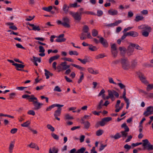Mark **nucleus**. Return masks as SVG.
Returning <instances> with one entry per match:
<instances>
[{
    "mask_svg": "<svg viewBox=\"0 0 153 153\" xmlns=\"http://www.w3.org/2000/svg\"><path fill=\"white\" fill-rule=\"evenodd\" d=\"M142 143L140 142L137 143H132L131 146L133 147H135L139 145L142 144V146L143 147L144 150L150 151L153 150V145L151 144L148 140L147 139L143 140H142Z\"/></svg>",
    "mask_w": 153,
    "mask_h": 153,
    "instance_id": "f257e3e1",
    "label": "nucleus"
},
{
    "mask_svg": "<svg viewBox=\"0 0 153 153\" xmlns=\"http://www.w3.org/2000/svg\"><path fill=\"white\" fill-rule=\"evenodd\" d=\"M139 29H143L142 35L144 37H148L151 32L152 29L151 27L146 25H142L138 27Z\"/></svg>",
    "mask_w": 153,
    "mask_h": 153,
    "instance_id": "f03ea898",
    "label": "nucleus"
},
{
    "mask_svg": "<svg viewBox=\"0 0 153 153\" xmlns=\"http://www.w3.org/2000/svg\"><path fill=\"white\" fill-rule=\"evenodd\" d=\"M108 96L105 98H104V99L105 100L106 99L108 100L110 98L112 101H114L115 99V97H114V95L117 98L119 97V94L115 90H108Z\"/></svg>",
    "mask_w": 153,
    "mask_h": 153,
    "instance_id": "7ed1b4c3",
    "label": "nucleus"
},
{
    "mask_svg": "<svg viewBox=\"0 0 153 153\" xmlns=\"http://www.w3.org/2000/svg\"><path fill=\"white\" fill-rule=\"evenodd\" d=\"M121 63L122 68L124 70H127L130 68V64L128 59L126 58H123L121 59Z\"/></svg>",
    "mask_w": 153,
    "mask_h": 153,
    "instance_id": "20e7f679",
    "label": "nucleus"
},
{
    "mask_svg": "<svg viewBox=\"0 0 153 153\" xmlns=\"http://www.w3.org/2000/svg\"><path fill=\"white\" fill-rule=\"evenodd\" d=\"M111 118L110 117L104 118L102 119L101 121L97 122L95 125V127L96 128H98L100 126H104L107 122L111 121Z\"/></svg>",
    "mask_w": 153,
    "mask_h": 153,
    "instance_id": "39448f33",
    "label": "nucleus"
},
{
    "mask_svg": "<svg viewBox=\"0 0 153 153\" xmlns=\"http://www.w3.org/2000/svg\"><path fill=\"white\" fill-rule=\"evenodd\" d=\"M153 114V106H150L146 108V111L143 113V115L145 117H147Z\"/></svg>",
    "mask_w": 153,
    "mask_h": 153,
    "instance_id": "423d86ee",
    "label": "nucleus"
},
{
    "mask_svg": "<svg viewBox=\"0 0 153 153\" xmlns=\"http://www.w3.org/2000/svg\"><path fill=\"white\" fill-rule=\"evenodd\" d=\"M89 27L87 25H84L82 29L83 32L86 33V34H87V37L88 38L92 39V37L90 33L89 32Z\"/></svg>",
    "mask_w": 153,
    "mask_h": 153,
    "instance_id": "0eeeda50",
    "label": "nucleus"
},
{
    "mask_svg": "<svg viewBox=\"0 0 153 153\" xmlns=\"http://www.w3.org/2000/svg\"><path fill=\"white\" fill-rule=\"evenodd\" d=\"M62 20L63 21L62 24V26L65 27L69 28L70 27V20L68 18L66 17H63Z\"/></svg>",
    "mask_w": 153,
    "mask_h": 153,
    "instance_id": "6e6552de",
    "label": "nucleus"
},
{
    "mask_svg": "<svg viewBox=\"0 0 153 153\" xmlns=\"http://www.w3.org/2000/svg\"><path fill=\"white\" fill-rule=\"evenodd\" d=\"M58 107V108L57 110L55 111L54 116L56 119L59 121L60 119L59 118H58V117L60 116V115L62 111V108H60L61 107Z\"/></svg>",
    "mask_w": 153,
    "mask_h": 153,
    "instance_id": "1a4fd4ad",
    "label": "nucleus"
},
{
    "mask_svg": "<svg viewBox=\"0 0 153 153\" xmlns=\"http://www.w3.org/2000/svg\"><path fill=\"white\" fill-rule=\"evenodd\" d=\"M82 8L79 9L77 12V22H79L81 19V15L82 14H83L84 11Z\"/></svg>",
    "mask_w": 153,
    "mask_h": 153,
    "instance_id": "9d476101",
    "label": "nucleus"
},
{
    "mask_svg": "<svg viewBox=\"0 0 153 153\" xmlns=\"http://www.w3.org/2000/svg\"><path fill=\"white\" fill-rule=\"evenodd\" d=\"M30 60L33 62L34 64L36 66H38V65L37 62H41V59L40 58H38L33 56L32 58L30 59Z\"/></svg>",
    "mask_w": 153,
    "mask_h": 153,
    "instance_id": "9b49d317",
    "label": "nucleus"
},
{
    "mask_svg": "<svg viewBox=\"0 0 153 153\" xmlns=\"http://www.w3.org/2000/svg\"><path fill=\"white\" fill-rule=\"evenodd\" d=\"M64 34H63L59 35L58 36H56L57 38L55 41L58 42H62L65 41L66 39L64 38Z\"/></svg>",
    "mask_w": 153,
    "mask_h": 153,
    "instance_id": "f8f14e48",
    "label": "nucleus"
},
{
    "mask_svg": "<svg viewBox=\"0 0 153 153\" xmlns=\"http://www.w3.org/2000/svg\"><path fill=\"white\" fill-rule=\"evenodd\" d=\"M99 41L104 47H107L108 46V44L107 40L103 37L100 38Z\"/></svg>",
    "mask_w": 153,
    "mask_h": 153,
    "instance_id": "ddd939ff",
    "label": "nucleus"
},
{
    "mask_svg": "<svg viewBox=\"0 0 153 153\" xmlns=\"http://www.w3.org/2000/svg\"><path fill=\"white\" fill-rule=\"evenodd\" d=\"M15 141H11L8 147V151L10 153H12L14 147Z\"/></svg>",
    "mask_w": 153,
    "mask_h": 153,
    "instance_id": "4468645a",
    "label": "nucleus"
},
{
    "mask_svg": "<svg viewBox=\"0 0 153 153\" xmlns=\"http://www.w3.org/2000/svg\"><path fill=\"white\" fill-rule=\"evenodd\" d=\"M34 106V109L35 110H38L41 108L42 106L43 105V104L40 103L37 100L36 102H35L33 104Z\"/></svg>",
    "mask_w": 153,
    "mask_h": 153,
    "instance_id": "2eb2a0df",
    "label": "nucleus"
},
{
    "mask_svg": "<svg viewBox=\"0 0 153 153\" xmlns=\"http://www.w3.org/2000/svg\"><path fill=\"white\" fill-rule=\"evenodd\" d=\"M118 48H111V52L112 56L114 58H115L117 56L119 51L117 49Z\"/></svg>",
    "mask_w": 153,
    "mask_h": 153,
    "instance_id": "dca6fc26",
    "label": "nucleus"
},
{
    "mask_svg": "<svg viewBox=\"0 0 153 153\" xmlns=\"http://www.w3.org/2000/svg\"><path fill=\"white\" fill-rule=\"evenodd\" d=\"M139 77L141 82L145 84H147L148 82L146 79V77L143 74H140L139 75Z\"/></svg>",
    "mask_w": 153,
    "mask_h": 153,
    "instance_id": "f3484780",
    "label": "nucleus"
},
{
    "mask_svg": "<svg viewBox=\"0 0 153 153\" xmlns=\"http://www.w3.org/2000/svg\"><path fill=\"white\" fill-rule=\"evenodd\" d=\"M64 105H59V104H53L48 107L46 109V111H50L51 110L52 108H54L55 107H62Z\"/></svg>",
    "mask_w": 153,
    "mask_h": 153,
    "instance_id": "a211bd4d",
    "label": "nucleus"
},
{
    "mask_svg": "<svg viewBox=\"0 0 153 153\" xmlns=\"http://www.w3.org/2000/svg\"><path fill=\"white\" fill-rule=\"evenodd\" d=\"M38 100L33 95H30L28 98V101L29 102H33V104Z\"/></svg>",
    "mask_w": 153,
    "mask_h": 153,
    "instance_id": "6ab92c4d",
    "label": "nucleus"
},
{
    "mask_svg": "<svg viewBox=\"0 0 153 153\" xmlns=\"http://www.w3.org/2000/svg\"><path fill=\"white\" fill-rule=\"evenodd\" d=\"M14 66L16 67V69L18 71H22L21 69L23 68L25 66L22 64L16 63L14 64Z\"/></svg>",
    "mask_w": 153,
    "mask_h": 153,
    "instance_id": "aec40b11",
    "label": "nucleus"
},
{
    "mask_svg": "<svg viewBox=\"0 0 153 153\" xmlns=\"http://www.w3.org/2000/svg\"><path fill=\"white\" fill-rule=\"evenodd\" d=\"M61 65L62 66L63 70H65L68 69L70 67V65H67L66 62H62L61 63Z\"/></svg>",
    "mask_w": 153,
    "mask_h": 153,
    "instance_id": "412c9836",
    "label": "nucleus"
},
{
    "mask_svg": "<svg viewBox=\"0 0 153 153\" xmlns=\"http://www.w3.org/2000/svg\"><path fill=\"white\" fill-rule=\"evenodd\" d=\"M89 58H87L84 59H81L79 58L78 60L79 61L81 62L84 64H85L87 62H90V61H91L92 60L91 59L89 60Z\"/></svg>",
    "mask_w": 153,
    "mask_h": 153,
    "instance_id": "4be33fe9",
    "label": "nucleus"
},
{
    "mask_svg": "<svg viewBox=\"0 0 153 153\" xmlns=\"http://www.w3.org/2000/svg\"><path fill=\"white\" fill-rule=\"evenodd\" d=\"M60 57L58 55H56L55 56L51 57L49 60V63L51 64L53 61L57 59Z\"/></svg>",
    "mask_w": 153,
    "mask_h": 153,
    "instance_id": "5701e85b",
    "label": "nucleus"
},
{
    "mask_svg": "<svg viewBox=\"0 0 153 153\" xmlns=\"http://www.w3.org/2000/svg\"><path fill=\"white\" fill-rule=\"evenodd\" d=\"M88 72L90 74H97L99 73V72L97 70L94 71L91 68H89L87 69Z\"/></svg>",
    "mask_w": 153,
    "mask_h": 153,
    "instance_id": "b1692460",
    "label": "nucleus"
},
{
    "mask_svg": "<svg viewBox=\"0 0 153 153\" xmlns=\"http://www.w3.org/2000/svg\"><path fill=\"white\" fill-rule=\"evenodd\" d=\"M27 146L32 148H35L38 150L39 149V147L33 143H31L30 144L28 145Z\"/></svg>",
    "mask_w": 153,
    "mask_h": 153,
    "instance_id": "393cba45",
    "label": "nucleus"
},
{
    "mask_svg": "<svg viewBox=\"0 0 153 153\" xmlns=\"http://www.w3.org/2000/svg\"><path fill=\"white\" fill-rule=\"evenodd\" d=\"M108 13L109 15L112 16L117 15L118 14V11L117 10L113 9H110L108 10Z\"/></svg>",
    "mask_w": 153,
    "mask_h": 153,
    "instance_id": "a878e982",
    "label": "nucleus"
},
{
    "mask_svg": "<svg viewBox=\"0 0 153 153\" xmlns=\"http://www.w3.org/2000/svg\"><path fill=\"white\" fill-rule=\"evenodd\" d=\"M58 149L55 147H53L52 148L49 149V153H58Z\"/></svg>",
    "mask_w": 153,
    "mask_h": 153,
    "instance_id": "bb28decb",
    "label": "nucleus"
},
{
    "mask_svg": "<svg viewBox=\"0 0 153 153\" xmlns=\"http://www.w3.org/2000/svg\"><path fill=\"white\" fill-rule=\"evenodd\" d=\"M29 25L32 27V30L35 31H39L40 28L38 25H35L34 24H30Z\"/></svg>",
    "mask_w": 153,
    "mask_h": 153,
    "instance_id": "cd10ccee",
    "label": "nucleus"
},
{
    "mask_svg": "<svg viewBox=\"0 0 153 153\" xmlns=\"http://www.w3.org/2000/svg\"><path fill=\"white\" fill-rule=\"evenodd\" d=\"M80 75L79 76V78L78 81V83H80L83 80L84 78V74L82 71H80Z\"/></svg>",
    "mask_w": 153,
    "mask_h": 153,
    "instance_id": "c85d7f7f",
    "label": "nucleus"
},
{
    "mask_svg": "<svg viewBox=\"0 0 153 153\" xmlns=\"http://www.w3.org/2000/svg\"><path fill=\"white\" fill-rule=\"evenodd\" d=\"M126 95L123 94V97L124 100L125 101L126 103V108L128 109L129 107L130 103L128 99L126 98Z\"/></svg>",
    "mask_w": 153,
    "mask_h": 153,
    "instance_id": "c756f323",
    "label": "nucleus"
},
{
    "mask_svg": "<svg viewBox=\"0 0 153 153\" xmlns=\"http://www.w3.org/2000/svg\"><path fill=\"white\" fill-rule=\"evenodd\" d=\"M120 51V53L121 56H124L125 54H126L127 48H118Z\"/></svg>",
    "mask_w": 153,
    "mask_h": 153,
    "instance_id": "7c9ffc66",
    "label": "nucleus"
},
{
    "mask_svg": "<svg viewBox=\"0 0 153 153\" xmlns=\"http://www.w3.org/2000/svg\"><path fill=\"white\" fill-rule=\"evenodd\" d=\"M122 22L121 20H118L116 21L114 23L111 24L109 25V26L110 27L114 26H117L118 24L121 23Z\"/></svg>",
    "mask_w": 153,
    "mask_h": 153,
    "instance_id": "2f4dec72",
    "label": "nucleus"
},
{
    "mask_svg": "<svg viewBox=\"0 0 153 153\" xmlns=\"http://www.w3.org/2000/svg\"><path fill=\"white\" fill-rule=\"evenodd\" d=\"M81 120L82 121V122H81L82 123H85L84 125L85 127V128L86 129H88L89 128L90 125V123H89V122L88 121H86L85 123H84L83 118L81 119Z\"/></svg>",
    "mask_w": 153,
    "mask_h": 153,
    "instance_id": "473e14b6",
    "label": "nucleus"
},
{
    "mask_svg": "<svg viewBox=\"0 0 153 153\" xmlns=\"http://www.w3.org/2000/svg\"><path fill=\"white\" fill-rule=\"evenodd\" d=\"M103 105V101L102 100H100L97 106V110H100L102 108V107L104 106Z\"/></svg>",
    "mask_w": 153,
    "mask_h": 153,
    "instance_id": "72a5a7b5",
    "label": "nucleus"
},
{
    "mask_svg": "<svg viewBox=\"0 0 153 153\" xmlns=\"http://www.w3.org/2000/svg\"><path fill=\"white\" fill-rule=\"evenodd\" d=\"M122 137L121 134L119 133H117L114 136L112 135L111 136V138H114L115 139H117Z\"/></svg>",
    "mask_w": 153,
    "mask_h": 153,
    "instance_id": "f704fd0d",
    "label": "nucleus"
},
{
    "mask_svg": "<svg viewBox=\"0 0 153 153\" xmlns=\"http://www.w3.org/2000/svg\"><path fill=\"white\" fill-rule=\"evenodd\" d=\"M30 123V122L29 120H27L26 122L21 124V126L23 127H28Z\"/></svg>",
    "mask_w": 153,
    "mask_h": 153,
    "instance_id": "c9c22d12",
    "label": "nucleus"
},
{
    "mask_svg": "<svg viewBox=\"0 0 153 153\" xmlns=\"http://www.w3.org/2000/svg\"><path fill=\"white\" fill-rule=\"evenodd\" d=\"M144 19V17L141 16H136L134 20L136 22L142 20Z\"/></svg>",
    "mask_w": 153,
    "mask_h": 153,
    "instance_id": "e433bc0d",
    "label": "nucleus"
},
{
    "mask_svg": "<svg viewBox=\"0 0 153 153\" xmlns=\"http://www.w3.org/2000/svg\"><path fill=\"white\" fill-rule=\"evenodd\" d=\"M86 33L82 32L81 34L80 37V39L81 40H84L88 38L87 37V34H85Z\"/></svg>",
    "mask_w": 153,
    "mask_h": 153,
    "instance_id": "4c0bfd02",
    "label": "nucleus"
},
{
    "mask_svg": "<svg viewBox=\"0 0 153 153\" xmlns=\"http://www.w3.org/2000/svg\"><path fill=\"white\" fill-rule=\"evenodd\" d=\"M134 48H127L126 54L128 55H130L134 51Z\"/></svg>",
    "mask_w": 153,
    "mask_h": 153,
    "instance_id": "58836bf2",
    "label": "nucleus"
},
{
    "mask_svg": "<svg viewBox=\"0 0 153 153\" xmlns=\"http://www.w3.org/2000/svg\"><path fill=\"white\" fill-rule=\"evenodd\" d=\"M139 47V45L137 44H134L132 43H130L128 46V48H137Z\"/></svg>",
    "mask_w": 153,
    "mask_h": 153,
    "instance_id": "ea45409f",
    "label": "nucleus"
},
{
    "mask_svg": "<svg viewBox=\"0 0 153 153\" xmlns=\"http://www.w3.org/2000/svg\"><path fill=\"white\" fill-rule=\"evenodd\" d=\"M98 34V31L96 29H94L92 30V35L93 36H96Z\"/></svg>",
    "mask_w": 153,
    "mask_h": 153,
    "instance_id": "a19ab883",
    "label": "nucleus"
},
{
    "mask_svg": "<svg viewBox=\"0 0 153 153\" xmlns=\"http://www.w3.org/2000/svg\"><path fill=\"white\" fill-rule=\"evenodd\" d=\"M153 89V84H149L148 85L146 88V90L149 91Z\"/></svg>",
    "mask_w": 153,
    "mask_h": 153,
    "instance_id": "79ce46f5",
    "label": "nucleus"
},
{
    "mask_svg": "<svg viewBox=\"0 0 153 153\" xmlns=\"http://www.w3.org/2000/svg\"><path fill=\"white\" fill-rule=\"evenodd\" d=\"M70 7H69V6H68L66 4H64L63 6V10L64 12H67L68 11V9Z\"/></svg>",
    "mask_w": 153,
    "mask_h": 153,
    "instance_id": "37998d69",
    "label": "nucleus"
},
{
    "mask_svg": "<svg viewBox=\"0 0 153 153\" xmlns=\"http://www.w3.org/2000/svg\"><path fill=\"white\" fill-rule=\"evenodd\" d=\"M86 150L85 147H82L77 150V153H84Z\"/></svg>",
    "mask_w": 153,
    "mask_h": 153,
    "instance_id": "c03bdc74",
    "label": "nucleus"
},
{
    "mask_svg": "<svg viewBox=\"0 0 153 153\" xmlns=\"http://www.w3.org/2000/svg\"><path fill=\"white\" fill-rule=\"evenodd\" d=\"M42 9L46 11L50 12L52 10V7L50 6L48 7H44Z\"/></svg>",
    "mask_w": 153,
    "mask_h": 153,
    "instance_id": "a18cd8bd",
    "label": "nucleus"
},
{
    "mask_svg": "<svg viewBox=\"0 0 153 153\" xmlns=\"http://www.w3.org/2000/svg\"><path fill=\"white\" fill-rule=\"evenodd\" d=\"M103 130L101 129H100L96 132V134L97 136H100L101 135L103 134Z\"/></svg>",
    "mask_w": 153,
    "mask_h": 153,
    "instance_id": "49530a36",
    "label": "nucleus"
},
{
    "mask_svg": "<svg viewBox=\"0 0 153 153\" xmlns=\"http://www.w3.org/2000/svg\"><path fill=\"white\" fill-rule=\"evenodd\" d=\"M65 120H70L73 119V117L68 114H66L65 115Z\"/></svg>",
    "mask_w": 153,
    "mask_h": 153,
    "instance_id": "de8ad7c7",
    "label": "nucleus"
},
{
    "mask_svg": "<svg viewBox=\"0 0 153 153\" xmlns=\"http://www.w3.org/2000/svg\"><path fill=\"white\" fill-rule=\"evenodd\" d=\"M47 128L50 130L52 131H54L55 130L54 128L50 124L47 125Z\"/></svg>",
    "mask_w": 153,
    "mask_h": 153,
    "instance_id": "09e8293b",
    "label": "nucleus"
},
{
    "mask_svg": "<svg viewBox=\"0 0 153 153\" xmlns=\"http://www.w3.org/2000/svg\"><path fill=\"white\" fill-rule=\"evenodd\" d=\"M120 133L122 134V137H124L125 138L127 136L128 133H127V132L124 131H122L120 132Z\"/></svg>",
    "mask_w": 153,
    "mask_h": 153,
    "instance_id": "8fccbe9b",
    "label": "nucleus"
},
{
    "mask_svg": "<svg viewBox=\"0 0 153 153\" xmlns=\"http://www.w3.org/2000/svg\"><path fill=\"white\" fill-rule=\"evenodd\" d=\"M69 13L75 19H76V13L70 11Z\"/></svg>",
    "mask_w": 153,
    "mask_h": 153,
    "instance_id": "3c124183",
    "label": "nucleus"
},
{
    "mask_svg": "<svg viewBox=\"0 0 153 153\" xmlns=\"http://www.w3.org/2000/svg\"><path fill=\"white\" fill-rule=\"evenodd\" d=\"M124 148L126 149V152L128 151L131 148V146L127 144H126L124 146Z\"/></svg>",
    "mask_w": 153,
    "mask_h": 153,
    "instance_id": "603ef678",
    "label": "nucleus"
},
{
    "mask_svg": "<svg viewBox=\"0 0 153 153\" xmlns=\"http://www.w3.org/2000/svg\"><path fill=\"white\" fill-rule=\"evenodd\" d=\"M51 135L54 139L56 140H59V137L56 134H54L53 133H52L51 134Z\"/></svg>",
    "mask_w": 153,
    "mask_h": 153,
    "instance_id": "864d4df0",
    "label": "nucleus"
},
{
    "mask_svg": "<svg viewBox=\"0 0 153 153\" xmlns=\"http://www.w3.org/2000/svg\"><path fill=\"white\" fill-rule=\"evenodd\" d=\"M105 56L103 54H100L95 57L96 59H98L100 58H102L105 57Z\"/></svg>",
    "mask_w": 153,
    "mask_h": 153,
    "instance_id": "5fc2aeb1",
    "label": "nucleus"
},
{
    "mask_svg": "<svg viewBox=\"0 0 153 153\" xmlns=\"http://www.w3.org/2000/svg\"><path fill=\"white\" fill-rule=\"evenodd\" d=\"M53 90L54 91H56L59 92H60L62 91L61 89L58 86H55Z\"/></svg>",
    "mask_w": 153,
    "mask_h": 153,
    "instance_id": "6e6d98bb",
    "label": "nucleus"
},
{
    "mask_svg": "<svg viewBox=\"0 0 153 153\" xmlns=\"http://www.w3.org/2000/svg\"><path fill=\"white\" fill-rule=\"evenodd\" d=\"M62 59L65 61H68L71 62H73L74 61L70 58L65 57L62 58Z\"/></svg>",
    "mask_w": 153,
    "mask_h": 153,
    "instance_id": "4d7b16f0",
    "label": "nucleus"
},
{
    "mask_svg": "<svg viewBox=\"0 0 153 153\" xmlns=\"http://www.w3.org/2000/svg\"><path fill=\"white\" fill-rule=\"evenodd\" d=\"M139 35L138 33L135 31H132L131 36L133 37H136L137 36Z\"/></svg>",
    "mask_w": 153,
    "mask_h": 153,
    "instance_id": "13d9d810",
    "label": "nucleus"
},
{
    "mask_svg": "<svg viewBox=\"0 0 153 153\" xmlns=\"http://www.w3.org/2000/svg\"><path fill=\"white\" fill-rule=\"evenodd\" d=\"M137 62L135 60H133L132 62L131 66L132 68L135 67L137 65Z\"/></svg>",
    "mask_w": 153,
    "mask_h": 153,
    "instance_id": "bf43d9fd",
    "label": "nucleus"
},
{
    "mask_svg": "<svg viewBox=\"0 0 153 153\" xmlns=\"http://www.w3.org/2000/svg\"><path fill=\"white\" fill-rule=\"evenodd\" d=\"M35 17L34 16H29L27 17L26 19L25 20L27 21H30L32 20Z\"/></svg>",
    "mask_w": 153,
    "mask_h": 153,
    "instance_id": "052dcab7",
    "label": "nucleus"
},
{
    "mask_svg": "<svg viewBox=\"0 0 153 153\" xmlns=\"http://www.w3.org/2000/svg\"><path fill=\"white\" fill-rule=\"evenodd\" d=\"M69 7L70 8L76 7V2L73 4H70L69 5Z\"/></svg>",
    "mask_w": 153,
    "mask_h": 153,
    "instance_id": "680f3d73",
    "label": "nucleus"
},
{
    "mask_svg": "<svg viewBox=\"0 0 153 153\" xmlns=\"http://www.w3.org/2000/svg\"><path fill=\"white\" fill-rule=\"evenodd\" d=\"M27 113L28 114L31 115L33 116H34L35 114V112L33 110L29 111Z\"/></svg>",
    "mask_w": 153,
    "mask_h": 153,
    "instance_id": "e2e57ef3",
    "label": "nucleus"
},
{
    "mask_svg": "<svg viewBox=\"0 0 153 153\" xmlns=\"http://www.w3.org/2000/svg\"><path fill=\"white\" fill-rule=\"evenodd\" d=\"M45 75L46 76V79H48L49 77V74L50 73V72L46 70H45Z\"/></svg>",
    "mask_w": 153,
    "mask_h": 153,
    "instance_id": "0e129e2a",
    "label": "nucleus"
},
{
    "mask_svg": "<svg viewBox=\"0 0 153 153\" xmlns=\"http://www.w3.org/2000/svg\"><path fill=\"white\" fill-rule=\"evenodd\" d=\"M18 129L16 128H14L11 129L10 133L12 134L16 133Z\"/></svg>",
    "mask_w": 153,
    "mask_h": 153,
    "instance_id": "69168bd1",
    "label": "nucleus"
},
{
    "mask_svg": "<svg viewBox=\"0 0 153 153\" xmlns=\"http://www.w3.org/2000/svg\"><path fill=\"white\" fill-rule=\"evenodd\" d=\"M105 92V91L104 89H102L98 95V97H100L102 95H103Z\"/></svg>",
    "mask_w": 153,
    "mask_h": 153,
    "instance_id": "338daca9",
    "label": "nucleus"
},
{
    "mask_svg": "<svg viewBox=\"0 0 153 153\" xmlns=\"http://www.w3.org/2000/svg\"><path fill=\"white\" fill-rule=\"evenodd\" d=\"M146 97L147 98H153V93H147V96Z\"/></svg>",
    "mask_w": 153,
    "mask_h": 153,
    "instance_id": "774afa93",
    "label": "nucleus"
}]
</instances>
